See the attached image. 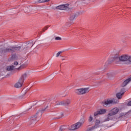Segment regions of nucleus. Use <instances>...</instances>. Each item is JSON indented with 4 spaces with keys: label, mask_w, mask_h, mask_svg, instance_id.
Masks as SVG:
<instances>
[{
    "label": "nucleus",
    "mask_w": 131,
    "mask_h": 131,
    "mask_svg": "<svg viewBox=\"0 0 131 131\" xmlns=\"http://www.w3.org/2000/svg\"><path fill=\"white\" fill-rule=\"evenodd\" d=\"M56 105H63V102L62 101H61L60 102L56 103Z\"/></svg>",
    "instance_id": "nucleus-27"
},
{
    "label": "nucleus",
    "mask_w": 131,
    "mask_h": 131,
    "mask_svg": "<svg viewBox=\"0 0 131 131\" xmlns=\"http://www.w3.org/2000/svg\"><path fill=\"white\" fill-rule=\"evenodd\" d=\"M61 60H62V61H64V60H65V58H62Z\"/></svg>",
    "instance_id": "nucleus-34"
},
{
    "label": "nucleus",
    "mask_w": 131,
    "mask_h": 131,
    "mask_svg": "<svg viewBox=\"0 0 131 131\" xmlns=\"http://www.w3.org/2000/svg\"><path fill=\"white\" fill-rule=\"evenodd\" d=\"M82 126V125L79 123V122L71 125L70 126V129L71 130H75L76 129H78V128H80V127H81Z\"/></svg>",
    "instance_id": "nucleus-7"
},
{
    "label": "nucleus",
    "mask_w": 131,
    "mask_h": 131,
    "mask_svg": "<svg viewBox=\"0 0 131 131\" xmlns=\"http://www.w3.org/2000/svg\"><path fill=\"white\" fill-rule=\"evenodd\" d=\"M57 10H66V11H69L70 8H69V4L61 5L56 7Z\"/></svg>",
    "instance_id": "nucleus-8"
},
{
    "label": "nucleus",
    "mask_w": 131,
    "mask_h": 131,
    "mask_svg": "<svg viewBox=\"0 0 131 131\" xmlns=\"http://www.w3.org/2000/svg\"><path fill=\"white\" fill-rule=\"evenodd\" d=\"M98 112H99V115H102V114H105L107 112V110L106 109H100Z\"/></svg>",
    "instance_id": "nucleus-17"
},
{
    "label": "nucleus",
    "mask_w": 131,
    "mask_h": 131,
    "mask_svg": "<svg viewBox=\"0 0 131 131\" xmlns=\"http://www.w3.org/2000/svg\"><path fill=\"white\" fill-rule=\"evenodd\" d=\"M90 92V88H81L79 89H77L75 91V93L77 95H84L85 94H88Z\"/></svg>",
    "instance_id": "nucleus-6"
},
{
    "label": "nucleus",
    "mask_w": 131,
    "mask_h": 131,
    "mask_svg": "<svg viewBox=\"0 0 131 131\" xmlns=\"http://www.w3.org/2000/svg\"><path fill=\"white\" fill-rule=\"evenodd\" d=\"M128 113H122L121 114H120L119 117V118H121V117H125V116H126V115H127Z\"/></svg>",
    "instance_id": "nucleus-20"
},
{
    "label": "nucleus",
    "mask_w": 131,
    "mask_h": 131,
    "mask_svg": "<svg viewBox=\"0 0 131 131\" xmlns=\"http://www.w3.org/2000/svg\"><path fill=\"white\" fill-rule=\"evenodd\" d=\"M131 81V77L127 79L126 80L124 81L123 83L121 84V86L124 88V86H126L129 82Z\"/></svg>",
    "instance_id": "nucleus-9"
},
{
    "label": "nucleus",
    "mask_w": 131,
    "mask_h": 131,
    "mask_svg": "<svg viewBox=\"0 0 131 131\" xmlns=\"http://www.w3.org/2000/svg\"><path fill=\"white\" fill-rule=\"evenodd\" d=\"M121 92H124V89H121Z\"/></svg>",
    "instance_id": "nucleus-33"
},
{
    "label": "nucleus",
    "mask_w": 131,
    "mask_h": 131,
    "mask_svg": "<svg viewBox=\"0 0 131 131\" xmlns=\"http://www.w3.org/2000/svg\"><path fill=\"white\" fill-rule=\"evenodd\" d=\"M56 40H62V38L60 37H55Z\"/></svg>",
    "instance_id": "nucleus-25"
},
{
    "label": "nucleus",
    "mask_w": 131,
    "mask_h": 131,
    "mask_svg": "<svg viewBox=\"0 0 131 131\" xmlns=\"http://www.w3.org/2000/svg\"><path fill=\"white\" fill-rule=\"evenodd\" d=\"M47 108L48 106H47L46 108L39 110L35 115L31 117L29 120L30 124H35L37 122V118L41 117L42 113L47 110Z\"/></svg>",
    "instance_id": "nucleus-3"
},
{
    "label": "nucleus",
    "mask_w": 131,
    "mask_h": 131,
    "mask_svg": "<svg viewBox=\"0 0 131 131\" xmlns=\"http://www.w3.org/2000/svg\"><path fill=\"white\" fill-rule=\"evenodd\" d=\"M14 65H15L16 66H17V65H18V62L17 61H14Z\"/></svg>",
    "instance_id": "nucleus-28"
},
{
    "label": "nucleus",
    "mask_w": 131,
    "mask_h": 131,
    "mask_svg": "<svg viewBox=\"0 0 131 131\" xmlns=\"http://www.w3.org/2000/svg\"><path fill=\"white\" fill-rule=\"evenodd\" d=\"M76 17V14L72 13L70 14V19L72 20H74L75 18Z\"/></svg>",
    "instance_id": "nucleus-19"
},
{
    "label": "nucleus",
    "mask_w": 131,
    "mask_h": 131,
    "mask_svg": "<svg viewBox=\"0 0 131 131\" xmlns=\"http://www.w3.org/2000/svg\"><path fill=\"white\" fill-rule=\"evenodd\" d=\"M62 102V105L64 106H68V105H70V103H71V101H70V100L67 99L66 100H63Z\"/></svg>",
    "instance_id": "nucleus-12"
},
{
    "label": "nucleus",
    "mask_w": 131,
    "mask_h": 131,
    "mask_svg": "<svg viewBox=\"0 0 131 131\" xmlns=\"http://www.w3.org/2000/svg\"><path fill=\"white\" fill-rule=\"evenodd\" d=\"M60 54H62V51H59L56 54V57H58L60 56Z\"/></svg>",
    "instance_id": "nucleus-26"
},
{
    "label": "nucleus",
    "mask_w": 131,
    "mask_h": 131,
    "mask_svg": "<svg viewBox=\"0 0 131 131\" xmlns=\"http://www.w3.org/2000/svg\"><path fill=\"white\" fill-rule=\"evenodd\" d=\"M83 1H84V0H83Z\"/></svg>",
    "instance_id": "nucleus-37"
},
{
    "label": "nucleus",
    "mask_w": 131,
    "mask_h": 131,
    "mask_svg": "<svg viewBox=\"0 0 131 131\" xmlns=\"http://www.w3.org/2000/svg\"><path fill=\"white\" fill-rule=\"evenodd\" d=\"M48 2H50V0H38V3H48Z\"/></svg>",
    "instance_id": "nucleus-21"
},
{
    "label": "nucleus",
    "mask_w": 131,
    "mask_h": 131,
    "mask_svg": "<svg viewBox=\"0 0 131 131\" xmlns=\"http://www.w3.org/2000/svg\"><path fill=\"white\" fill-rule=\"evenodd\" d=\"M86 131H99V130H98V128L97 127L95 126V125H93L88 128Z\"/></svg>",
    "instance_id": "nucleus-10"
},
{
    "label": "nucleus",
    "mask_w": 131,
    "mask_h": 131,
    "mask_svg": "<svg viewBox=\"0 0 131 131\" xmlns=\"http://www.w3.org/2000/svg\"><path fill=\"white\" fill-rule=\"evenodd\" d=\"M67 26H70V24H69V23H68L67 24Z\"/></svg>",
    "instance_id": "nucleus-32"
},
{
    "label": "nucleus",
    "mask_w": 131,
    "mask_h": 131,
    "mask_svg": "<svg viewBox=\"0 0 131 131\" xmlns=\"http://www.w3.org/2000/svg\"><path fill=\"white\" fill-rule=\"evenodd\" d=\"M123 62L126 65H131V56L127 54L122 55L120 57L115 56L113 58L112 62Z\"/></svg>",
    "instance_id": "nucleus-1"
},
{
    "label": "nucleus",
    "mask_w": 131,
    "mask_h": 131,
    "mask_svg": "<svg viewBox=\"0 0 131 131\" xmlns=\"http://www.w3.org/2000/svg\"><path fill=\"white\" fill-rule=\"evenodd\" d=\"M48 28H49V27L46 26V27H45L44 29H45V30H48Z\"/></svg>",
    "instance_id": "nucleus-30"
},
{
    "label": "nucleus",
    "mask_w": 131,
    "mask_h": 131,
    "mask_svg": "<svg viewBox=\"0 0 131 131\" xmlns=\"http://www.w3.org/2000/svg\"><path fill=\"white\" fill-rule=\"evenodd\" d=\"M124 94V92H123L122 93L120 92L116 94V97L119 100H120V99H121V98H122V96H123Z\"/></svg>",
    "instance_id": "nucleus-15"
},
{
    "label": "nucleus",
    "mask_w": 131,
    "mask_h": 131,
    "mask_svg": "<svg viewBox=\"0 0 131 131\" xmlns=\"http://www.w3.org/2000/svg\"><path fill=\"white\" fill-rule=\"evenodd\" d=\"M85 122V118H84V117H82L79 122H78L79 123H80L82 125H83V123H84V122Z\"/></svg>",
    "instance_id": "nucleus-18"
},
{
    "label": "nucleus",
    "mask_w": 131,
    "mask_h": 131,
    "mask_svg": "<svg viewBox=\"0 0 131 131\" xmlns=\"http://www.w3.org/2000/svg\"><path fill=\"white\" fill-rule=\"evenodd\" d=\"M45 31H46V30L44 29H42V32H41V33H42V32H45Z\"/></svg>",
    "instance_id": "nucleus-31"
},
{
    "label": "nucleus",
    "mask_w": 131,
    "mask_h": 131,
    "mask_svg": "<svg viewBox=\"0 0 131 131\" xmlns=\"http://www.w3.org/2000/svg\"><path fill=\"white\" fill-rule=\"evenodd\" d=\"M25 94H26V92H25Z\"/></svg>",
    "instance_id": "nucleus-36"
},
{
    "label": "nucleus",
    "mask_w": 131,
    "mask_h": 131,
    "mask_svg": "<svg viewBox=\"0 0 131 131\" xmlns=\"http://www.w3.org/2000/svg\"><path fill=\"white\" fill-rule=\"evenodd\" d=\"M14 68H15V66H8L6 68V70H7V71H12V70H14Z\"/></svg>",
    "instance_id": "nucleus-16"
},
{
    "label": "nucleus",
    "mask_w": 131,
    "mask_h": 131,
    "mask_svg": "<svg viewBox=\"0 0 131 131\" xmlns=\"http://www.w3.org/2000/svg\"><path fill=\"white\" fill-rule=\"evenodd\" d=\"M113 100H107L105 102H102V104L103 105V106H105L106 105H109L110 104H113Z\"/></svg>",
    "instance_id": "nucleus-13"
},
{
    "label": "nucleus",
    "mask_w": 131,
    "mask_h": 131,
    "mask_svg": "<svg viewBox=\"0 0 131 131\" xmlns=\"http://www.w3.org/2000/svg\"><path fill=\"white\" fill-rule=\"evenodd\" d=\"M119 112V108L117 107H115L112 109L110 113L107 115L106 118H105L103 122H105L106 121H109V120H112V116H114V115H116L117 113Z\"/></svg>",
    "instance_id": "nucleus-4"
},
{
    "label": "nucleus",
    "mask_w": 131,
    "mask_h": 131,
    "mask_svg": "<svg viewBox=\"0 0 131 131\" xmlns=\"http://www.w3.org/2000/svg\"><path fill=\"white\" fill-rule=\"evenodd\" d=\"M93 117L92 116H90V117L89 118L88 121L89 122H92V121H93Z\"/></svg>",
    "instance_id": "nucleus-24"
},
{
    "label": "nucleus",
    "mask_w": 131,
    "mask_h": 131,
    "mask_svg": "<svg viewBox=\"0 0 131 131\" xmlns=\"http://www.w3.org/2000/svg\"><path fill=\"white\" fill-rule=\"evenodd\" d=\"M60 118H61V117H57L56 118H54L53 119H60Z\"/></svg>",
    "instance_id": "nucleus-29"
},
{
    "label": "nucleus",
    "mask_w": 131,
    "mask_h": 131,
    "mask_svg": "<svg viewBox=\"0 0 131 131\" xmlns=\"http://www.w3.org/2000/svg\"><path fill=\"white\" fill-rule=\"evenodd\" d=\"M66 128H65V126H61L59 129L58 131H63L65 130Z\"/></svg>",
    "instance_id": "nucleus-22"
},
{
    "label": "nucleus",
    "mask_w": 131,
    "mask_h": 131,
    "mask_svg": "<svg viewBox=\"0 0 131 131\" xmlns=\"http://www.w3.org/2000/svg\"><path fill=\"white\" fill-rule=\"evenodd\" d=\"M29 109H30V108H28V109L27 110V111H29Z\"/></svg>",
    "instance_id": "nucleus-35"
},
{
    "label": "nucleus",
    "mask_w": 131,
    "mask_h": 131,
    "mask_svg": "<svg viewBox=\"0 0 131 131\" xmlns=\"http://www.w3.org/2000/svg\"><path fill=\"white\" fill-rule=\"evenodd\" d=\"M101 121L99 119H96L95 121V125L94 126L97 127V128H99L100 127V124H101Z\"/></svg>",
    "instance_id": "nucleus-11"
},
{
    "label": "nucleus",
    "mask_w": 131,
    "mask_h": 131,
    "mask_svg": "<svg viewBox=\"0 0 131 131\" xmlns=\"http://www.w3.org/2000/svg\"><path fill=\"white\" fill-rule=\"evenodd\" d=\"M33 45L32 42H30L28 43L27 46H26L25 48L23 49L24 50L27 51V50H29L30 48H32L33 47Z\"/></svg>",
    "instance_id": "nucleus-14"
},
{
    "label": "nucleus",
    "mask_w": 131,
    "mask_h": 131,
    "mask_svg": "<svg viewBox=\"0 0 131 131\" xmlns=\"http://www.w3.org/2000/svg\"><path fill=\"white\" fill-rule=\"evenodd\" d=\"M94 116H98V115H100V113H99V111L95 112L94 113Z\"/></svg>",
    "instance_id": "nucleus-23"
},
{
    "label": "nucleus",
    "mask_w": 131,
    "mask_h": 131,
    "mask_svg": "<svg viewBox=\"0 0 131 131\" xmlns=\"http://www.w3.org/2000/svg\"><path fill=\"white\" fill-rule=\"evenodd\" d=\"M21 52V46H12L9 48H0V53L2 54H7V53H20Z\"/></svg>",
    "instance_id": "nucleus-2"
},
{
    "label": "nucleus",
    "mask_w": 131,
    "mask_h": 131,
    "mask_svg": "<svg viewBox=\"0 0 131 131\" xmlns=\"http://www.w3.org/2000/svg\"><path fill=\"white\" fill-rule=\"evenodd\" d=\"M27 77V74H24L18 80V82L16 83L14 85V87H15L16 89H19V88H21L22 85H23V83L24 82V80L25 78Z\"/></svg>",
    "instance_id": "nucleus-5"
}]
</instances>
